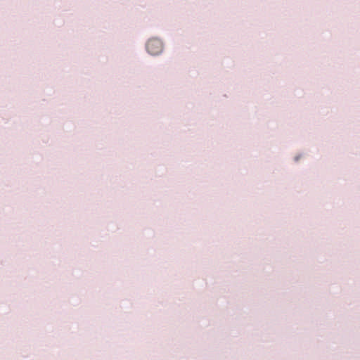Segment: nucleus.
<instances>
[{
	"label": "nucleus",
	"mask_w": 360,
	"mask_h": 360,
	"mask_svg": "<svg viewBox=\"0 0 360 360\" xmlns=\"http://www.w3.org/2000/svg\"><path fill=\"white\" fill-rule=\"evenodd\" d=\"M146 49L150 54L156 56L162 51L163 45L159 39L153 38L147 42Z\"/></svg>",
	"instance_id": "1"
}]
</instances>
